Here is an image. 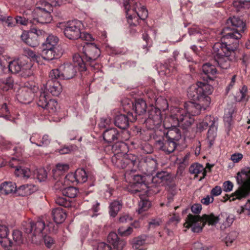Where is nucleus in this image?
Instances as JSON below:
<instances>
[{"mask_svg":"<svg viewBox=\"0 0 250 250\" xmlns=\"http://www.w3.org/2000/svg\"><path fill=\"white\" fill-rule=\"evenodd\" d=\"M212 90L211 85L201 82L190 86L188 90V96L189 99L198 102H186L183 109L193 117L200 114L202 110H205L209 106L210 98L208 95L211 94Z\"/></svg>","mask_w":250,"mask_h":250,"instance_id":"f257e3e1","label":"nucleus"},{"mask_svg":"<svg viewBox=\"0 0 250 250\" xmlns=\"http://www.w3.org/2000/svg\"><path fill=\"white\" fill-rule=\"evenodd\" d=\"M234 219V215L226 212H222L217 216H215L213 213L205 214L202 217L189 214L186 219L184 227L188 229L191 228L192 232L198 233L202 230L206 224L215 226L219 223L220 224L221 229H225L232 224Z\"/></svg>","mask_w":250,"mask_h":250,"instance_id":"f03ea898","label":"nucleus"},{"mask_svg":"<svg viewBox=\"0 0 250 250\" xmlns=\"http://www.w3.org/2000/svg\"><path fill=\"white\" fill-rule=\"evenodd\" d=\"M111 162L116 167L125 169V178L131 185L141 179V175L135 173L139 166L137 156L118 152L111 157Z\"/></svg>","mask_w":250,"mask_h":250,"instance_id":"7ed1b4c3","label":"nucleus"},{"mask_svg":"<svg viewBox=\"0 0 250 250\" xmlns=\"http://www.w3.org/2000/svg\"><path fill=\"white\" fill-rule=\"evenodd\" d=\"M239 46V42L231 43L230 41L216 42L212 47L214 60L222 69H227L230 66L231 58L235 56V51Z\"/></svg>","mask_w":250,"mask_h":250,"instance_id":"20e7f679","label":"nucleus"},{"mask_svg":"<svg viewBox=\"0 0 250 250\" xmlns=\"http://www.w3.org/2000/svg\"><path fill=\"white\" fill-rule=\"evenodd\" d=\"M146 183L141 176V179L138 181H134L132 185L127 188L128 191L131 194H136L141 192L140 187L144 190V192L152 191L153 193H156L159 191L158 187L163 185L164 182L167 180V173L165 171L158 172L154 176L151 175L147 177Z\"/></svg>","mask_w":250,"mask_h":250,"instance_id":"39448f33","label":"nucleus"},{"mask_svg":"<svg viewBox=\"0 0 250 250\" xmlns=\"http://www.w3.org/2000/svg\"><path fill=\"white\" fill-rule=\"evenodd\" d=\"M246 29V24L240 18L238 17H230L226 22V26L223 29L221 34L223 41H230L231 43L239 40L242 38V33Z\"/></svg>","mask_w":250,"mask_h":250,"instance_id":"423d86ee","label":"nucleus"},{"mask_svg":"<svg viewBox=\"0 0 250 250\" xmlns=\"http://www.w3.org/2000/svg\"><path fill=\"white\" fill-rule=\"evenodd\" d=\"M124 7L130 26H136L139 21H144L147 17V9L136 0H124Z\"/></svg>","mask_w":250,"mask_h":250,"instance_id":"0eeeda50","label":"nucleus"},{"mask_svg":"<svg viewBox=\"0 0 250 250\" xmlns=\"http://www.w3.org/2000/svg\"><path fill=\"white\" fill-rule=\"evenodd\" d=\"M169 121L172 126H179L186 129L190 126L194 122V117L185 109L178 107L170 108Z\"/></svg>","mask_w":250,"mask_h":250,"instance_id":"6e6552de","label":"nucleus"},{"mask_svg":"<svg viewBox=\"0 0 250 250\" xmlns=\"http://www.w3.org/2000/svg\"><path fill=\"white\" fill-rule=\"evenodd\" d=\"M147 97L150 99L151 107L148 110V118L146 120L145 123L148 129L155 130L161 125L163 119L161 110L153 104L158 105V102L162 98H157L152 93H148Z\"/></svg>","mask_w":250,"mask_h":250,"instance_id":"1a4fd4ad","label":"nucleus"},{"mask_svg":"<svg viewBox=\"0 0 250 250\" xmlns=\"http://www.w3.org/2000/svg\"><path fill=\"white\" fill-rule=\"evenodd\" d=\"M250 174V168L242 169L241 172L237 173L236 177L237 183L241 185L234 193L230 196L227 195V200L229 199L230 201H234L236 199L242 200L246 198L250 193V186L245 183V180L248 178Z\"/></svg>","mask_w":250,"mask_h":250,"instance_id":"9d476101","label":"nucleus"},{"mask_svg":"<svg viewBox=\"0 0 250 250\" xmlns=\"http://www.w3.org/2000/svg\"><path fill=\"white\" fill-rule=\"evenodd\" d=\"M73 60V64L66 63L60 66L62 80L73 78L75 76L77 70L81 72L86 70L85 64L81 56L79 54H75Z\"/></svg>","mask_w":250,"mask_h":250,"instance_id":"9b49d317","label":"nucleus"},{"mask_svg":"<svg viewBox=\"0 0 250 250\" xmlns=\"http://www.w3.org/2000/svg\"><path fill=\"white\" fill-rule=\"evenodd\" d=\"M52 11V4L45 0H40L37 3V6L34 9V19L42 24L50 23L52 20L51 15Z\"/></svg>","mask_w":250,"mask_h":250,"instance_id":"f8f14e48","label":"nucleus"},{"mask_svg":"<svg viewBox=\"0 0 250 250\" xmlns=\"http://www.w3.org/2000/svg\"><path fill=\"white\" fill-rule=\"evenodd\" d=\"M37 104L50 115L55 114L60 108L57 101L55 99H49L46 91L41 92Z\"/></svg>","mask_w":250,"mask_h":250,"instance_id":"ddd939ff","label":"nucleus"},{"mask_svg":"<svg viewBox=\"0 0 250 250\" xmlns=\"http://www.w3.org/2000/svg\"><path fill=\"white\" fill-rule=\"evenodd\" d=\"M83 55L81 57L85 65L92 66V63L99 57L100 50L94 43H87L83 46Z\"/></svg>","mask_w":250,"mask_h":250,"instance_id":"4468645a","label":"nucleus"},{"mask_svg":"<svg viewBox=\"0 0 250 250\" xmlns=\"http://www.w3.org/2000/svg\"><path fill=\"white\" fill-rule=\"evenodd\" d=\"M82 26V22L79 20H74L67 22L63 30L65 36L70 40L79 39Z\"/></svg>","mask_w":250,"mask_h":250,"instance_id":"2eb2a0df","label":"nucleus"},{"mask_svg":"<svg viewBox=\"0 0 250 250\" xmlns=\"http://www.w3.org/2000/svg\"><path fill=\"white\" fill-rule=\"evenodd\" d=\"M24 163V161L21 159L12 157L9 161V166L15 168V174L16 176L27 179L31 176L32 171L30 169L21 166Z\"/></svg>","mask_w":250,"mask_h":250,"instance_id":"dca6fc26","label":"nucleus"},{"mask_svg":"<svg viewBox=\"0 0 250 250\" xmlns=\"http://www.w3.org/2000/svg\"><path fill=\"white\" fill-rule=\"evenodd\" d=\"M45 229V223L40 220L36 222H30L24 229V231L31 235L32 241L36 242V237L41 238L43 236V230Z\"/></svg>","mask_w":250,"mask_h":250,"instance_id":"f3484780","label":"nucleus"},{"mask_svg":"<svg viewBox=\"0 0 250 250\" xmlns=\"http://www.w3.org/2000/svg\"><path fill=\"white\" fill-rule=\"evenodd\" d=\"M157 167V163L156 160L150 157H146L145 159L140 161L139 160V169L148 177L152 175Z\"/></svg>","mask_w":250,"mask_h":250,"instance_id":"a211bd4d","label":"nucleus"},{"mask_svg":"<svg viewBox=\"0 0 250 250\" xmlns=\"http://www.w3.org/2000/svg\"><path fill=\"white\" fill-rule=\"evenodd\" d=\"M136 120V116H134L132 113L128 112L127 115H117L114 119V124L118 127L122 129H126L129 124V122H134Z\"/></svg>","mask_w":250,"mask_h":250,"instance_id":"6ab92c4d","label":"nucleus"},{"mask_svg":"<svg viewBox=\"0 0 250 250\" xmlns=\"http://www.w3.org/2000/svg\"><path fill=\"white\" fill-rule=\"evenodd\" d=\"M0 147L3 150L10 151V154H14L19 157L21 156L24 151V146L18 144L16 145L11 144L8 141H2L0 143Z\"/></svg>","mask_w":250,"mask_h":250,"instance_id":"aec40b11","label":"nucleus"},{"mask_svg":"<svg viewBox=\"0 0 250 250\" xmlns=\"http://www.w3.org/2000/svg\"><path fill=\"white\" fill-rule=\"evenodd\" d=\"M34 97V93L32 89L24 87L20 88L17 91L16 97L19 102L27 104L30 103Z\"/></svg>","mask_w":250,"mask_h":250,"instance_id":"412c9836","label":"nucleus"},{"mask_svg":"<svg viewBox=\"0 0 250 250\" xmlns=\"http://www.w3.org/2000/svg\"><path fill=\"white\" fill-rule=\"evenodd\" d=\"M29 140L31 143L39 147H46L51 142V138L48 135H42L38 133H33Z\"/></svg>","mask_w":250,"mask_h":250,"instance_id":"4be33fe9","label":"nucleus"},{"mask_svg":"<svg viewBox=\"0 0 250 250\" xmlns=\"http://www.w3.org/2000/svg\"><path fill=\"white\" fill-rule=\"evenodd\" d=\"M202 71L204 75L203 79L205 81H212L215 78L217 70L215 65L210 63H206L202 66Z\"/></svg>","mask_w":250,"mask_h":250,"instance_id":"5701e85b","label":"nucleus"},{"mask_svg":"<svg viewBox=\"0 0 250 250\" xmlns=\"http://www.w3.org/2000/svg\"><path fill=\"white\" fill-rule=\"evenodd\" d=\"M104 141L107 143H111L115 141L120 140V134L115 127L106 129L103 133Z\"/></svg>","mask_w":250,"mask_h":250,"instance_id":"b1692460","label":"nucleus"},{"mask_svg":"<svg viewBox=\"0 0 250 250\" xmlns=\"http://www.w3.org/2000/svg\"><path fill=\"white\" fill-rule=\"evenodd\" d=\"M107 240L117 250H122L126 245V242L123 240H120L116 233L110 232L107 237Z\"/></svg>","mask_w":250,"mask_h":250,"instance_id":"393cba45","label":"nucleus"},{"mask_svg":"<svg viewBox=\"0 0 250 250\" xmlns=\"http://www.w3.org/2000/svg\"><path fill=\"white\" fill-rule=\"evenodd\" d=\"M21 38L23 42L31 47H35L39 44L37 36L33 33H29L24 31L21 35Z\"/></svg>","mask_w":250,"mask_h":250,"instance_id":"a878e982","label":"nucleus"},{"mask_svg":"<svg viewBox=\"0 0 250 250\" xmlns=\"http://www.w3.org/2000/svg\"><path fill=\"white\" fill-rule=\"evenodd\" d=\"M46 89L53 96H58L62 91V86L57 81H49L46 85Z\"/></svg>","mask_w":250,"mask_h":250,"instance_id":"bb28decb","label":"nucleus"},{"mask_svg":"<svg viewBox=\"0 0 250 250\" xmlns=\"http://www.w3.org/2000/svg\"><path fill=\"white\" fill-rule=\"evenodd\" d=\"M191 174H195V176L199 178L200 180L204 179L206 176L207 171L204 167L198 163L191 165L189 168Z\"/></svg>","mask_w":250,"mask_h":250,"instance_id":"cd10ccee","label":"nucleus"},{"mask_svg":"<svg viewBox=\"0 0 250 250\" xmlns=\"http://www.w3.org/2000/svg\"><path fill=\"white\" fill-rule=\"evenodd\" d=\"M158 144L160 146V149L164 151L166 154H169L173 152L177 146V143L172 142L167 139L164 142L161 140L157 141Z\"/></svg>","mask_w":250,"mask_h":250,"instance_id":"c85d7f7f","label":"nucleus"},{"mask_svg":"<svg viewBox=\"0 0 250 250\" xmlns=\"http://www.w3.org/2000/svg\"><path fill=\"white\" fill-rule=\"evenodd\" d=\"M140 189H141V192L136 194H133V195L139 196L141 199L140 201L139 202V208L137 210V212L139 214L142 213L143 212L147 210L151 206V203L149 200L143 199L142 197L143 194H146L147 192H144V190L141 187H140Z\"/></svg>","mask_w":250,"mask_h":250,"instance_id":"c756f323","label":"nucleus"},{"mask_svg":"<svg viewBox=\"0 0 250 250\" xmlns=\"http://www.w3.org/2000/svg\"><path fill=\"white\" fill-rule=\"evenodd\" d=\"M52 215L53 220L56 224L62 223L66 217L65 211L61 207L53 209L52 211Z\"/></svg>","mask_w":250,"mask_h":250,"instance_id":"7c9ffc66","label":"nucleus"},{"mask_svg":"<svg viewBox=\"0 0 250 250\" xmlns=\"http://www.w3.org/2000/svg\"><path fill=\"white\" fill-rule=\"evenodd\" d=\"M133 110L134 111L135 115L134 116H137V115H140L145 113L146 111V102L142 99H138L135 101L132 105Z\"/></svg>","mask_w":250,"mask_h":250,"instance_id":"2f4dec72","label":"nucleus"},{"mask_svg":"<svg viewBox=\"0 0 250 250\" xmlns=\"http://www.w3.org/2000/svg\"><path fill=\"white\" fill-rule=\"evenodd\" d=\"M16 191V184L12 182H4L1 184L0 192L1 194L8 195L13 193Z\"/></svg>","mask_w":250,"mask_h":250,"instance_id":"473e14b6","label":"nucleus"},{"mask_svg":"<svg viewBox=\"0 0 250 250\" xmlns=\"http://www.w3.org/2000/svg\"><path fill=\"white\" fill-rule=\"evenodd\" d=\"M174 127L169 129L166 134V137L167 139L177 143L181 138V134L180 130L174 126Z\"/></svg>","mask_w":250,"mask_h":250,"instance_id":"72a5a7b5","label":"nucleus"},{"mask_svg":"<svg viewBox=\"0 0 250 250\" xmlns=\"http://www.w3.org/2000/svg\"><path fill=\"white\" fill-rule=\"evenodd\" d=\"M14 80L12 77H8L0 79V89L3 91H7L13 88Z\"/></svg>","mask_w":250,"mask_h":250,"instance_id":"f704fd0d","label":"nucleus"},{"mask_svg":"<svg viewBox=\"0 0 250 250\" xmlns=\"http://www.w3.org/2000/svg\"><path fill=\"white\" fill-rule=\"evenodd\" d=\"M123 203L121 201L114 200L110 204L109 214V215L115 217L118 214L120 210L122 208Z\"/></svg>","mask_w":250,"mask_h":250,"instance_id":"c9c22d12","label":"nucleus"},{"mask_svg":"<svg viewBox=\"0 0 250 250\" xmlns=\"http://www.w3.org/2000/svg\"><path fill=\"white\" fill-rule=\"evenodd\" d=\"M23 68L21 75L24 78L28 77L33 74L32 67L33 64L31 62H29L28 59H25L24 61L22 62Z\"/></svg>","mask_w":250,"mask_h":250,"instance_id":"e433bc0d","label":"nucleus"},{"mask_svg":"<svg viewBox=\"0 0 250 250\" xmlns=\"http://www.w3.org/2000/svg\"><path fill=\"white\" fill-rule=\"evenodd\" d=\"M248 88L246 85H243L239 91L236 93L235 96V100L237 102H247L249 96L248 95Z\"/></svg>","mask_w":250,"mask_h":250,"instance_id":"4c0bfd02","label":"nucleus"},{"mask_svg":"<svg viewBox=\"0 0 250 250\" xmlns=\"http://www.w3.org/2000/svg\"><path fill=\"white\" fill-rule=\"evenodd\" d=\"M215 118L211 116H207L202 121L199 122L197 125V128L198 131L201 132L206 129L211 123L214 121Z\"/></svg>","mask_w":250,"mask_h":250,"instance_id":"58836bf2","label":"nucleus"},{"mask_svg":"<svg viewBox=\"0 0 250 250\" xmlns=\"http://www.w3.org/2000/svg\"><path fill=\"white\" fill-rule=\"evenodd\" d=\"M42 58L46 60L51 61L57 57L54 48L43 47L42 53Z\"/></svg>","mask_w":250,"mask_h":250,"instance_id":"ea45409f","label":"nucleus"},{"mask_svg":"<svg viewBox=\"0 0 250 250\" xmlns=\"http://www.w3.org/2000/svg\"><path fill=\"white\" fill-rule=\"evenodd\" d=\"M60 191L64 196L70 198H75L78 193V189L77 188L70 186L68 187L60 189Z\"/></svg>","mask_w":250,"mask_h":250,"instance_id":"a19ab883","label":"nucleus"},{"mask_svg":"<svg viewBox=\"0 0 250 250\" xmlns=\"http://www.w3.org/2000/svg\"><path fill=\"white\" fill-rule=\"evenodd\" d=\"M0 110L2 112H5L6 113L2 116L4 119L7 121H11L13 123L17 124L18 117H14L10 114L7 105L6 103H4L0 106Z\"/></svg>","mask_w":250,"mask_h":250,"instance_id":"79ce46f5","label":"nucleus"},{"mask_svg":"<svg viewBox=\"0 0 250 250\" xmlns=\"http://www.w3.org/2000/svg\"><path fill=\"white\" fill-rule=\"evenodd\" d=\"M59 39L57 37L53 35H49L44 43H43V47H47L48 48H55Z\"/></svg>","mask_w":250,"mask_h":250,"instance_id":"37998d69","label":"nucleus"},{"mask_svg":"<svg viewBox=\"0 0 250 250\" xmlns=\"http://www.w3.org/2000/svg\"><path fill=\"white\" fill-rule=\"evenodd\" d=\"M24 54L27 57L25 59H28L30 60V62H36L39 63L40 61L41 60V56L37 54L34 51L29 49L26 48L24 49Z\"/></svg>","mask_w":250,"mask_h":250,"instance_id":"c03bdc74","label":"nucleus"},{"mask_svg":"<svg viewBox=\"0 0 250 250\" xmlns=\"http://www.w3.org/2000/svg\"><path fill=\"white\" fill-rule=\"evenodd\" d=\"M69 168V166L65 164H58L56 165L55 169L52 171L54 176H58L62 175L67 171Z\"/></svg>","mask_w":250,"mask_h":250,"instance_id":"a18cd8bd","label":"nucleus"},{"mask_svg":"<svg viewBox=\"0 0 250 250\" xmlns=\"http://www.w3.org/2000/svg\"><path fill=\"white\" fill-rule=\"evenodd\" d=\"M76 183H83L87 180V175L85 171L83 168L78 169L75 172Z\"/></svg>","mask_w":250,"mask_h":250,"instance_id":"49530a36","label":"nucleus"},{"mask_svg":"<svg viewBox=\"0 0 250 250\" xmlns=\"http://www.w3.org/2000/svg\"><path fill=\"white\" fill-rule=\"evenodd\" d=\"M47 174L46 171L44 168H40L36 169L34 173L32 172V175L33 178H37L40 182L44 181L47 178Z\"/></svg>","mask_w":250,"mask_h":250,"instance_id":"de8ad7c7","label":"nucleus"},{"mask_svg":"<svg viewBox=\"0 0 250 250\" xmlns=\"http://www.w3.org/2000/svg\"><path fill=\"white\" fill-rule=\"evenodd\" d=\"M233 6L237 11L250 7V0H236L233 2Z\"/></svg>","mask_w":250,"mask_h":250,"instance_id":"09e8293b","label":"nucleus"},{"mask_svg":"<svg viewBox=\"0 0 250 250\" xmlns=\"http://www.w3.org/2000/svg\"><path fill=\"white\" fill-rule=\"evenodd\" d=\"M217 130V121L215 119L211 123V124L209 125V129L208 132V139L212 140L215 138L216 135Z\"/></svg>","mask_w":250,"mask_h":250,"instance_id":"8fccbe9b","label":"nucleus"},{"mask_svg":"<svg viewBox=\"0 0 250 250\" xmlns=\"http://www.w3.org/2000/svg\"><path fill=\"white\" fill-rule=\"evenodd\" d=\"M31 185H29L28 184L23 185L21 186L18 188H16V192L18 193V194L21 196H27L29 194H30L31 191Z\"/></svg>","mask_w":250,"mask_h":250,"instance_id":"3c124183","label":"nucleus"},{"mask_svg":"<svg viewBox=\"0 0 250 250\" xmlns=\"http://www.w3.org/2000/svg\"><path fill=\"white\" fill-rule=\"evenodd\" d=\"M20 65L21 62H19V59L14 60L9 62L8 65L9 70L13 73H18L20 71Z\"/></svg>","mask_w":250,"mask_h":250,"instance_id":"603ef678","label":"nucleus"},{"mask_svg":"<svg viewBox=\"0 0 250 250\" xmlns=\"http://www.w3.org/2000/svg\"><path fill=\"white\" fill-rule=\"evenodd\" d=\"M126 145L122 141L116 143L112 147V150L114 154L119 153H125V148Z\"/></svg>","mask_w":250,"mask_h":250,"instance_id":"864d4df0","label":"nucleus"},{"mask_svg":"<svg viewBox=\"0 0 250 250\" xmlns=\"http://www.w3.org/2000/svg\"><path fill=\"white\" fill-rule=\"evenodd\" d=\"M112 123L111 118L110 117H103L100 119L98 126L100 129H105L109 126Z\"/></svg>","mask_w":250,"mask_h":250,"instance_id":"5fc2aeb1","label":"nucleus"},{"mask_svg":"<svg viewBox=\"0 0 250 250\" xmlns=\"http://www.w3.org/2000/svg\"><path fill=\"white\" fill-rule=\"evenodd\" d=\"M132 228L130 226H121L118 229V233L121 236H127L132 233Z\"/></svg>","mask_w":250,"mask_h":250,"instance_id":"6e6d98bb","label":"nucleus"},{"mask_svg":"<svg viewBox=\"0 0 250 250\" xmlns=\"http://www.w3.org/2000/svg\"><path fill=\"white\" fill-rule=\"evenodd\" d=\"M14 242L17 245H20L22 243V233L18 230H14L12 233Z\"/></svg>","mask_w":250,"mask_h":250,"instance_id":"4d7b16f0","label":"nucleus"},{"mask_svg":"<svg viewBox=\"0 0 250 250\" xmlns=\"http://www.w3.org/2000/svg\"><path fill=\"white\" fill-rule=\"evenodd\" d=\"M55 202L59 206L65 208H68L71 206L70 202L64 197L60 196L57 197L55 199Z\"/></svg>","mask_w":250,"mask_h":250,"instance_id":"13d9d810","label":"nucleus"},{"mask_svg":"<svg viewBox=\"0 0 250 250\" xmlns=\"http://www.w3.org/2000/svg\"><path fill=\"white\" fill-rule=\"evenodd\" d=\"M76 182V179L75 173H69L67 174L64 179V184L66 186L70 185Z\"/></svg>","mask_w":250,"mask_h":250,"instance_id":"bf43d9fd","label":"nucleus"},{"mask_svg":"<svg viewBox=\"0 0 250 250\" xmlns=\"http://www.w3.org/2000/svg\"><path fill=\"white\" fill-rule=\"evenodd\" d=\"M49 77L53 80V79H62V70H60V66L58 69L52 70L49 73Z\"/></svg>","mask_w":250,"mask_h":250,"instance_id":"052dcab7","label":"nucleus"},{"mask_svg":"<svg viewBox=\"0 0 250 250\" xmlns=\"http://www.w3.org/2000/svg\"><path fill=\"white\" fill-rule=\"evenodd\" d=\"M145 236H139L133 240V247L137 249L138 247L143 245L145 242Z\"/></svg>","mask_w":250,"mask_h":250,"instance_id":"680f3d73","label":"nucleus"},{"mask_svg":"<svg viewBox=\"0 0 250 250\" xmlns=\"http://www.w3.org/2000/svg\"><path fill=\"white\" fill-rule=\"evenodd\" d=\"M237 234L236 232H231L229 233L225 238V243L227 246L231 245L233 241L236 239Z\"/></svg>","mask_w":250,"mask_h":250,"instance_id":"e2e57ef3","label":"nucleus"},{"mask_svg":"<svg viewBox=\"0 0 250 250\" xmlns=\"http://www.w3.org/2000/svg\"><path fill=\"white\" fill-rule=\"evenodd\" d=\"M0 243L2 247L5 248L12 247L13 244V242L7 238V236L0 239Z\"/></svg>","mask_w":250,"mask_h":250,"instance_id":"0e129e2a","label":"nucleus"},{"mask_svg":"<svg viewBox=\"0 0 250 250\" xmlns=\"http://www.w3.org/2000/svg\"><path fill=\"white\" fill-rule=\"evenodd\" d=\"M89 230V226L87 225L82 226L80 230V235L82 242L86 237Z\"/></svg>","mask_w":250,"mask_h":250,"instance_id":"69168bd1","label":"nucleus"},{"mask_svg":"<svg viewBox=\"0 0 250 250\" xmlns=\"http://www.w3.org/2000/svg\"><path fill=\"white\" fill-rule=\"evenodd\" d=\"M233 187V183L230 181H227L223 184V190L226 192H229L232 190Z\"/></svg>","mask_w":250,"mask_h":250,"instance_id":"338daca9","label":"nucleus"},{"mask_svg":"<svg viewBox=\"0 0 250 250\" xmlns=\"http://www.w3.org/2000/svg\"><path fill=\"white\" fill-rule=\"evenodd\" d=\"M237 212L240 214L246 212V213L250 215V201L248 200L245 206L241 208L240 211L238 210Z\"/></svg>","mask_w":250,"mask_h":250,"instance_id":"774afa93","label":"nucleus"}]
</instances>
